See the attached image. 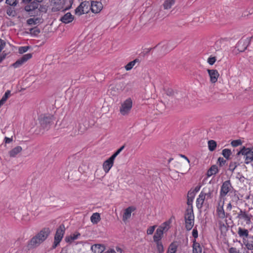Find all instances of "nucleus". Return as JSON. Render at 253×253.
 <instances>
[{
  "label": "nucleus",
  "instance_id": "40",
  "mask_svg": "<svg viewBox=\"0 0 253 253\" xmlns=\"http://www.w3.org/2000/svg\"><path fill=\"white\" fill-rule=\"evenodd\" d=\"M125 145L121 146L110 157L114 160L115 158L121 153V152L125 148Z\"/></svg>",
  "mask_w": 253,
  "mask_h": 253
},
{
  "label": "nucleus",
  "instance_id": "3",
  "mask_svg": "<svg viewBox=\"0 0 253 253\" xmlns=\"http://www.w3.org/2000/svg\"><path fill=\"white\" fill-rule=\"evenodd\" d=\"M244 156L245 159V163L249 164L253 161V151L249 148H246L243 146L240 151H239L235 155V158L238 159L240 156Z\"/></svg>",
  "mask_w": 253,
  "mask_h": 253
},
{
  "label": "nucleus",
  "instance_id": "54",
  "mask_svg": "<svg viewBox=\"0 0 253 253\" xmlns=\"http://www.w3.org/2000/svg\"><path fill=\"white\" fill-rule=\"evenodd\" d=\"M166 93L169 96H173L174 94V92L171 88H168Z\"/></svg>",
  "mask_w": 253,
  "mask_h": 253
},
{
  "label": "nucleus",
  "instance_id": "51",
  "mask_svg": "<svg viewBox=\"0 0 253 253\" xmlns=\"http://www.w3.org/2000/svg\"><path fill=\"white\" fill-rule=\"evenodd\" d=\"M6 44V42L0 39V52L4 48Z\"/></svg>",
  "mask_w": 253,
  "mask_h": 253
},
{
  "label": "nucleus",
  "instance_id": "30",
  "mask_svg": "<svg viewBox=\"0 0 253 253\" xmlns=\"http://www.w3.org/2000/svg\"><path fill=\"white\" fill-rule=\"evenodd\" d=\"M140 61L138 59L136 58L134 59V60L129 62L128 63H127L125 67L126 70V71H129L135 65L136 63H139Z\"/></svg>",
  "mask_w": 253,
  "mask_h": 253
},
{
  "label": "nucleus",
  "instance_id": "43",
  "mask_svg": "<svg viewBox=\"0 0 253 253\" xmlns=\"http://www.w3.org/2000/svg\"><path fill=\"white\" fill-rule=\"evenodd\" d=\"M31 48L30 46H21L19 48L18 52L20 54H23L28 51Z\"/></svg>",
  "mask_w": 253,
  "mask_h": 253
},
{
  "label": "nucleus",
  "instance_id": "19",
  "mask_svg": "<svg viewBox=\"0 0 253 253\" xmlns=\"http://www.w3.org/2000/svg\"><path fill=\"white\" fill-rule=\"evenodd\" d=\"M135 210V208L132 206H130L126 208L124 212L123 215V220L125 221L131 216V212Z\"/></svg>",
  "mask_w": 253,
  "mask_h": 253
},
{
  "label": "nucleus",
  "instance_id": "31",
  "mask_svg": "<svg viewBox=\"0 0 253 253\" xmlns=\"http://www.w3.org/2000/svg\"><path fill=\"white\" fill-rule=\"evenodd\" d=\"M101 219L100 214L98 212H95L92 214L90 217L91 221L93 224H97Z\"/></svg>",
  "mask_w": 253,
  "mask_h": 253
},
{
  "label": "nucleus",
  "instance_id": "32",
  "mask_svg": "<svg viewBox=\"0 0 253 253\" xmlns=\"http://www.w3.org/2000/svg\"><path fill=\"white\" fill-rule=\"evenodd\" d=\"M10 92L11 91L9 90H6L4 94L0 100V107L4 104L8 98L10 96Z\"/></svg>",
  "mask_w": 253,
  "mask_h": 253
},
{
  "label": "nucleus",
  "instance_id": "28",
  "mask_svg": "<svg viewBox=\"0 0 253 253\" xmlns=\"http://www.w3.org/2000/svg\"><path fill=\"white\" fill-rule=\"evenodd\" d=\"M22 149L21 146H16L9 151V156L11 157H14L16 155L22 151Z\"/></svg>",
  "mask_w": 253,
  "mask_h": 253
},
{
  "label": "nucleus",
  "instance_id": "56",
  "mask_svg": "<svg viewBox=\"0 0 253 253\" xmlns=\"http://www.w3.org/2000/svg\"><path fill=\"white\" fill-rule=\"evenodd\" d=\"M246 93L248 94V98L249 99H253V90H249Z\"/></svg>",
  "mask_w": 253,
  "mask_h": 253
},
{
  "label": "nucleus",
  "instance_id": "25",
  "mask_svg": "<svg viewBox=\"0 0 253 253\" xmlns=\"http://www.w3.org/2000/svg\"><path fill=\"white\" fill-rule=\"evenodd\" d=\"M223 205H224V202H223V204L221 206H220L219 205L216 209V213H217V216H218L219 218H222V219L225 218V216H226L225 212L223 209Z\"/></svg>",
  "mask_w": 253,
  "mask_h": 253
},
{
  "label": "nucleus",
  "instance_id": "59",
  "mask_svg": "<svg viewBox=\"0 0 253 253\" xmlns=\"http://www.w3.org/2000/svg\"><path fill=\"white\" fill-rule=\"evenodd\" d=\"M70 5L66 7L63 11H66L70 9L72 7V5L73 3V0H69Z\"/></svg>",
  "mask_w": 253,
  "mask_h": 253
},
{
  "label": "nucleus",
  "instance_id": "34",
  "mask_svg": "<svg viewBox=\"0 0 253 253\" xmlns=\"http://www.w3.org/2000/svg\"><path fill=\"white\" fill-rule=\"evenodd\" d=\"M175 1V0H166L163 4L164 9H168L170 8Z\"/></svg>",
  "mask_w": 253,
  "mask_h": 253
},
{
  "label": "nucleus",
  "instance_id": "22",
  "mask_svg": "<svg viewBox=\"0 0 253 253\" xmlns=\"http://www.w3.org/2000/svg\"><path fill=\"white\" fill-rule=\"evenodd\" d=\"M205 200V197L203 194V191H202L196 200V207L198 209L201 210L202 208Z\"/></svg>",
  "mask_w": 253,
  "mask_h": 253
},
{
  "label": "nucleus",
  "instance_id": "41",
  "mask_svg": "<svg viewBox=\"0 0 253 253\" xmlns=\"http://www.w3.org/2000/svg\"><path fill=\"white\" fill-rule=\"evenodd\" d=\"M82 3L84 4L83 5V7L84 8V9L85 10V13H87L89 9H90V3L88 1H84L82 2Z\"/></svg>",
  "mask_w": 253,
  "mask_h": 253
},
{
  "label": "nucleus",
  "instance_id": "52",
  "mask_svg": "<svg viewBox=\"0 0 253 253\" xmlns=\"http://www.w3.org/2000/svg\"><path fill=\"white\" fill-rule=\"evenodd\" d=\"M192 236L195 238V239L198 237V232L196 227L193 229L192 231Z\"/></svg>",
  "mask_w": 253,
  "mask_h": 253
},
{
  "label": "nucleus",
  "instance_id": "8",
  "mask_svg": "<svg viewBox=\"0 0 253 253\" xmlns=\"http://www.w3.org/2000/svg\"><path fill=\"white\" fill-rule=\"evenodd\" d=\"M32 53H27L23 55L20 58L11 65L14 68H17L22 66L29 59L32 57Z\"/></svg>",
  "mask_w": 253,
  "mask_h": 253
},
{
  "label": "nucleus",
  "instance_id": "27",
  "mask_svg": "<svg viewBox=\"0 0 253 253\" xmlns=\"http://www.w3.org/2000/svg\"><path fill=\"white\" fill-rule=\"evenodd\" d=\"M235 160L236 161L234 162H231L229 165V170L232 172H233L235 169L240 165V159L238 158V159H236L235 158Z\"/></svg>",
  "mask_w": 253,
  "mask_h": 253
},
{
  "label": "nucleus",
  "instance_id": "47",
  "mask_svg": "<svg viewBox=\"0 0 253 253\" xmlns=\"http://www.w3.org/2000/svg\"><path fill=\"white\" fill-rule=\"evenodd\" d=\"M194 198H190V197H187V204L188 205V207L186 209H189L191 207H192V209H193L192 203Z\"/></svg>",
  "mask_w": 253,
  "mask_h": 253
},
{
  "label": "nucleus",
  "instance_id": "48",
  "mask_svg": "<svg viewBox=\"0 0 253 253\" xmlns=\"http://www.w3.org/2000/svg\"><path fill=\"white\" fill-rule=\"evenodd\" d=\"M217 163L219 164V166L220 167H222L226 164L227 162L223 159V158L219 157L217 160Z\"/></svg>",
  "mask_w": 253,
  "mask_h": 253
},
{
  "label": "nucleus",
  "instance_id": "13",
  "mask_svg": "<svg viewBox=\"0 0 253 253\" xmlns=\"http://www.w3.org/2000/svg\"><path fill=\"white\" fill-rule=\"evenodd\" d=\"M207 71L210 77V81L212 83H215L217 82L219 74L217 70L208 69Z\"/></svg>",
  "mask_w": 253,
  "mask_h": 253
},
{
  "label": "nucleus",
  "instance_id": "39",
  "mask_svg": "<svg viewBox=\"0 0 253 253\" xmlns=\"http://www.w3.org/2000/svg\"><path fill=\"white\" fill-rule=\"evenodd\" d=\"M176 251L177 246L172 243L170 245L167 253H175Z\"/></svg>",
  "mask_w": 253,
  "mask_h": 253
},
{
  "label": "nucleus",
  "instance_id": "18",
  "mask_svg": "<svg viewBox=\"0 0 253 253\" xmlns=\"http://www.w3.org/2000/svg\"><path fill=\"white\" fill-rule=\"evenodd\" d=\"M80 236L81 234L79 232H77L69 236H66L65 238V241L68 243L71 244L74 240L78 239Z\"/></svg>",
  "mask_w": 253,
  "mask_h": 253
},
{
  "label": "nucleus",
  "instance_id": "20",
  "mask_svg": "<svg viewBox=\"0 0 253 253\" xmlns=\"http://www.w3.org/2000/svg\"><path fill=\"white\" fill-rule=\"evenodd\" d=\"M91 249L94 253H103L105 250V247L103 245L95 244L91 246Z\"/></svg>",
  "mask_w": 253,
  "mask_h": 253
},
{
  "label": "nucleus",
  "instance_id": "60",
  "mask_svg": "<svg viewBox=\"0 0 253 253\" xmlns=\"http://www.w3.org/2000/svg\"><path fill=\"white\" fill-rule=\"evenodd\" d=\"M201 187V185H197L196 187H195V188H194V189L192 190L194 192H195V193H197L198 192V191H199V190H200V188Z\"/></svg>",
  "mask_w": 253,
  "mask_h": 253
},
{
  "label": "nucleus",
  "instance_id": "61",
  "mask_svg": "<svg viewBox=\"0 0 253 253\" xmlns=\"http://www.w3.org/2000/svg\"><path fill=\"white\" fill-rule=\"evenodd\" d=\"M152 49L153 48H145L143 52L144 55L148 54Z\"/></svg>",
  "mask_w": 253,
  "mask_h": 253
},
{
  "label": "nucleus",
  "instance_id": "33",
  "mask_svg": "<svg viewBox=\"0 0 253 253\" xmlns=\"http://www.w3.org/2000/svg\"><path fill=\"white\" fill-rule=\"evenodd\" d=\"M232 154V151L229 149H224L222 151V155L226 160L230 159V156Z\"/></svg>",
  "mask_w": 253,
  "mask_h": 253
},
{
  "label": "nucleus",
  "instance_id": "38",
  "mask_svg": "<svg viewBox=\"0 0 253 253\" xmlns=\"http://www.w3.org/2000/svg\"><path fill=\"white\" fill-rule=\"evenodd\" d=\"M40 19L38 18H30L27 21V23L28 25H35L39 23Z\"/></svg>",
  "mask_w": 253,
  "mask_h": 253
},
{
  "label": "nucleus",
  "instance_id": "11",
  "mask_svg": "<svg viewBox=\"0 0 253 253\" xmlns=\"http://www.w3.org/2000/svg\"><path fill=\"white\" fill-rule=\"evenodd\" d=\"M240 195L238 191L233 189L232 191H231L230 193H229V196L231 198L230 202L237 206L238 204L239 201L242 200L239 197Z\"/></svg>",
  "mask_w": 253,
  "mask_h": 253
},
{
  "label": "nucleus",
  "instance_id": "21",
  "mask_svg": "<svg viewBox=\"0 0 253 253\" xmlns=\"http://www.w3.org/2000/svg\"><path fill=\"white\" fill-rule=\"evenodd\" d=\"M164 234V229L158 228L153 236L154 242H159L163 237Z\"/></svg>",
  "mask_w": 253,
  "mask_h": 253
},
{
  "label": "nucleus",
  "instance_id": "35",
  "mask_svg": "<svg viewBox=\"0 0 253 253\" xmlns=\"http://www.w3.org/2000/svg\"><path fill=\"white\" fill-rule=\"evenodd\" d=\"M208 147L210 151H213L217 146V144L215 141L213 140H211L208 141Z\"/></svg>",
  "mask_w": 253,
  "mask_h": 253
},
{
  "label": "nucleus",
  "instance_id": "37",
  "mask_svg": "<svg viewBox=\"0 0 253 253\" xmlns=\"http://www.w3.org/2000/svg\"><path fill=\"white\" fill-rule=\"evenodd\" d=\"M157 245V249L159 253H163L164 251V247L161 241L155 242Z\"/></svg>",
  "mask_w": 253,
  "mask_h": 253
},
{
  "label": "nucleus",
  "instance_id": "24",
  "mask_svg": "<svg viewBox=\"0 0 253 253\" xmlns=\"http://www.w3.org/2000/svg\"><path fill=\"white\" fill-rule=\"evenodd\" d=\"M218 169L217 166L215 165H212L208 169L207 172V175L208 177H210L212 175H215L218 172Z\"/></svg>",
  "mask_w": 253,
  "mask_h": 253
},
{
  "label": "nucleus",
  "instance_id": "57",
  "mask_svg": "<svg viewBox=\"0 0 253 253\" xmlns=\"http://www.w3.org/2000/svg\"><path fill=\"white\" fill-rule=\"evenodd\" d=\"M229 253H240L239 251L236 248L231 247L229 250Z\"/></svg>",
  "mask_w": 253,
  "mask_h": 253
},
{
  "label": "nucleus",
  "instance_id": "26",
  "mask_svg": "<svg viewBox=\"0 0 253 253\" xmlns=\"http://www.w3.org/2000/svg\"><path fill=\"white\" fill-rule=\"evenodd\" d=\"M202 248L199 243L196 242V240L193 241V253H202Z\"/></svg>",
  "mask_w": 253,
  "mask_h": 253
},
{
  "label": "nucleus",
  "instance_id": "55",
  "mask_svg": "<svg viewBox=\"0 0 253 253\" xmlns=\"http://www.w3.org/2000/svg\"><path fill=\"white\" fill-rule=\"evenodd\" d=\"M60 241H61L54 239V242H53V244L52 246V249H55L57 247V246L59 244Z\"/></svg>",
  "mask_w": 253,
  "mask_h": 253
},
{
  "label": "nucleus",
  "instance_id": "4",
  "mask_svg": "<svg viewBox=\"0 0 253 253\" xmlns=\"http://www.w3.org/2000/svg\"><path fill=\"white\" fill-rule=\"evenodd\" d=\"M185 228L187 231H190L194 224V214L192 207L186 209L184 215Z\"/></svg>",
  "mask_w": 253,
  "mask_h": 253
},
{
  "label": "nucleus",
  "instance_id": "64",
  "mask_svg": "<svg viewBox=\"0 0 253 253\" xmlns=\"http://www.w3.org/2000/svg\"><path fill=\"white\" fill-rule=\"evenodd\" d=\"M6 53L5 52V51H3L2 52V54L1 55H0V56L1 57V58H2L3 60H4L5 57H6Z\"/></svg>",
  "mask_w": 253,
  "mask_h": 253
},
{
  "label": "nucleus",
  "instance_id": "16",
  "mask_svg": "<svg viewBox=\"0 0 253 253\" xmlns=\"http://www.w3.org/2000/svg\"><path fill=\"white\" fill-rule=\"evenodd\" d=\"M74 19V16L70 12H67L62 16L60 21L64 24H68L72 22Z\"/></svg>",
  "mask_w": 253,
  "mask_h": 253
},
{
  "label": "nucleus",
  "instance_id": "1",
  "mask_svg": "<svg viewBox=\"0 0 253 253\" xmlns=\"http://www.w3.org/2000/svg\"><path fill=\"white\" fill-rule=\"evenodd\" d=\"M50 232L49 228H43L28 242L25 250L29 251L39 246L47 239Z\"/></svg>",
  "mask_w": 253,
  "mask_h": 253
},
{
  "label": "nucleus",
  "instance_id": "44",
  "mask_svg": "<svg viewBox=\"0 0 253 253\" xmlns=\"http://www.w3.org/2000/svg\"><path fill=\"white\" fill-rule=\"evenodd\" d=\"M203 196L205 197V199H206V197L207 196V199H211L212 198V193L213 190H209V192L207 193H205L203 190Z\"/></svg>",
  "mask_w": 253,
  "mask_h": 253
},
{
  "label": "nucleus",
  "instance_id": "5",
  "mask_svg": "<svg viewBox=\"0 0 253 253\" xmlns=\"http://www.w3.org/2000/svg\"><path fill=\"white\" fill-rule=\"evenodd\" d=\"M54 120V116L50 114L41 115L39 117V122L41 126L46 130L50 127Z\"/></svg>",
  "mask_w": 253,
  "mask_h": 253
},
{
  "label": "nucleus",
  "instance_id": "10",
  "mask_svg": "<svg viewBox=\"0 0 253 253\" xmlns=\"http://www.w3.org/2000/svg\"><path fill=\"white\" fill-rule=\"evenodd\" d=\"M103 8V5L100 1H91L90 3V10L93 13H97L99 12Z\"/></svg>",
  "mask_w": 253,
  "mask_h": 253
},
{
  "label": "nucleus",
  "instance_id": "14",
  "mask_svg": "<svg viewBox=\"0 0 253 253\" xmlns=\"http://www.w3.org/2000/svg\"><path fill=\"white\" fill-rule=\"evenodd\" d=\"M238 234L240 237L242 238L243 243L244 240H246L251 236L249 235V232L248 229L241 227L238 228Z\"/></svg>",
  "mask_w": 253,
  "mask_h": 253
},
{
  "label": "nucleus",
  "instance_id": "36",
  "mask_svg": "<svg viewBox=\"0 0 253 253\" xmlns=\"http://www.w3.org/2000/svg\"><path fill=\"white\" fill-rule=\"evenodd\" d=\"M29 31L30 34L35 37L37 36L41 32L40 29L38 27L30 28Z\"/></svg>",
  "mask_w": 253,
  "mask_h": 253
},
{
  "label": "nucleus",
  "instance_id": "53",
  "mask_svg": "<svg viewBox=\"0 0 253 253\" xmlns=\"http://www.w3.org/2000/svg\"><path fill=\"white\" fill-rule=\"evenodd\" d=\"M195 195L196 193H195V192H194L191 189L190 190L188 191L187 197H190V198H194Z\"/></svg>",
  "mask_w": 253,
  "mask_h": 253
},
{
  "label": "nucleus",
  "instance_id": "17",
  "mask_svg": "<svg viewBox=\"0 0 253 253\" xmlns=\"http://www.w3.org/2000/svg\"><path fill=\"white\" fill-rule=\"evenodd\" d=\"M248 250L251 251L253 253V235H251L248 239L244 240L243 243Z\"/></svg>",
  "mask_w": 253,
  "mask_h": 253
},
{
  "label": "nucleus",
  "instance_id": "29",
  "mask_svg": "<svg viewBox=\"0 0 253 253\" xmlns=\"http://www.w3.org/2000/svg\"><path fill=\"white\" fill-rule=\"evenodd\" d=\"M83 5H84V4L81 2L80 4L75 9V13L76 14L79 16H81L84 13H86Z\"/></svg>",
  "mask_w": 253,
  "mask_h": 253
},
{
  "label": "nucleus",
  "instance_id": "9",
  "mask_svg": "<svg viewBox=\"0 0 253 253\" xmlns=\"http://www.w3.org/2000/svg\"><path fill=\"white\" fill-rule=\"evenodd\" d=\"M250 38H246V39H241L237 43L236 48L239 52H244L249 45L251 42Z\"/></svg>",
  "mask_w": 253,
  "mask_h": 253
},
{
  "label": "nucleus",
  "instance_id": "45",
  "mask_svg": "<svg viewBox=\"0 0 253 253\" xmlns=\"http://www.w3.org/2000/svg\"><path fill=\"white\" fill-rule=\"evenodd\" d=\"M5 3L10 6H15L18 1L17 0H6Z\"/></svg>",
  "mask_w": 253,
  "mask_h": 253
},
{
  "label": "nucleus",
  "instance_id": "63",
  "mask_svg": "<svg viewBox=\"0 0 253 253\" xmlns=\"http://www.w3.org/2000/svg\"><path fill=\"white\" fill-rule=\"evenodd\" d=\"M105 253H116V252L113 249H109Z\"/></svg>",
  "mask_w": 253,
  "mask_h": 253
},
{
  "label": "nucleus",
  "instance_id": "23",
  "mask_svg": "<svg viewBox=\"0 0 253 253\" xmlns=\"http://www.w3.org/2000/svg\"><path fill=\"white\" fill-rule=\"evenodd\" d=\"M39 3L34 0L31 2L29 4L26 5L24 7V9L27 12H30L37 9Z\"/></svg>",
  "mask_w": 253,
  "mask_h": 253
},
{
  "label": "nucleus",
  "instance_id": "7",
  "mask_svg": "<svg viewBox=\"0 0 253 253\" xmlns=\"http://www.w3.org/2000/svg\"><path fill=\"white\" fill-rule=\"evenodd\" d=\"M132 105V102L131 98H129L126 99L121 105L120 109L121 114L125 116L127 115L130 112Z\"/></svg>",
  "mask_w": 253,
  "mask_h": 253
},
{
  "label": "nucleus",
  "instance_id": "15",
  "mask_svg": "<svg viewBox=\"0 0 253 253\" xmlns=\"http://www.w3.org/2000/svg\"><path fill=\"white\" fill-rule=\"evenodd\" d=\"M114 160L111 157L104 161L103 164V168L105 173H108L114 164Z\"/></svg>",
  "mask_w": 253,
  "mask_h": 253
},
{
  "label": "nucleus",
  "instance_id": "6",
  "mask_svg": "<svg viewBox=\"0 0 253 253\" xmlns=\"http://www.w3.org/2000/svg\"><path fill=\"white\" fill-rule=\"evenodd\" d=\"M233 189L234 188L232 186L230 180H228L225 181L223 182L221 186L219 198L220 199L223 198L226 195H227L228 193H230L231 191H232Z\"/></svg>",
  "mask_w": 253,
  "mask_h": 253
},
{
  "label": "nucleus",
  "instance_id": "58",
  "mask_svg": "<svg viewBox=\"0 0 253 253\" xmlns=\"http://www.w3.org/2000/svg\"><path fill=\"white\" fill-rule=\"evenodd\" d=\"M12 137H11V138L5 137L4 138V142L5 143H10L12 141Z\"/></svg>",
  "mask_w": 253,
  "mask_h": 253
},
{
  "label": "nucleus",
  "instance_id": "42",
  "mask_svg": "<svg viewBox=\"0 0 253 253\" xmlns=\"http://www.w3.org/2000/svg\"><path fill=\"white\" fill-rule=\"evenodd\" d=\"M231 144L233 147H236L241 145L242 144V141L241 139L234 140L231 141Z\"/></svg>",
  "mask_w": 253,
  "mask_h": 253
},
{
  "label": "nucleus",
  "instance_id": "2",
  "mask_svg": "<svg viewBox=\"0 0 253 253\" xmlns=\"http://www.w3.org/2000/svg\"><path fill=\"white\" fill-rule=\"evenodd\" d=\"M236 209L238 210V212L235 218L238 219V224L250 225L252 223L253 216L249 211L245 209L242 210L239 207H236Z\"/></svg>",
  "mask_w": 253,
  "mask_h": 253
},
{
  "label": "nucleus",
  "instance_id": "50",
  "mask_svg": "<svg viewBox=\"0 0 253 253\" xmlns=\"http://www.w3.org/2000/svg\"><path fill=\"white\" fill-rule=\"evenodd\" d=\"M216 60V59L215 57H211V56L208 59V63L210 65H212L215 62Z\"/></svg>",
  "mask_w": 253,
  "mask_h": 253
},
{
  "label": "nucleus",
  "instance_id": "49",
  "mask_svg": "<svg viewBox=\"0 0 253 253\" xmlns=\"http://www.w3.org/2000/svg\"><path fill=\"white\" fill-rule=\"evenodd\" d=\"M156 227V225H154V226L149 227L147 230V234L148 235L152 234L155 230Z\"/></svg>",
  "mask_w": 253,
  "mask_h": 253
},
{
  "label": "nucleus",
  "instance_id": "46",
  "mask_svg": "<svg viewBox=\"0 0 253 253\" xmlns=\"http://www.w3.org/2000/svg\"><path fill=\"white\" fill-rule=\"evenodd\" d=\"M6 14L9 16L14 17L15 16V12L11 7H8L6 9Z\"/></svg>",
  "mask_w": 253,
  "mask_h": 253
},
{
  "label": "nucleus",
  "instance_id": "12",
  "mask_svg": "<svg viewBox=\"0 0 253 253\" xmlns=\"http://www.w3.org/2000/svg\"><path fill=\"white\" fill-rule=\"evenodd\" d=\"M65 228L64 225L63 224H61L56 230L54 239L61 241L65 233Z\"/></svg>",
  "mask_w": 253,
  "mask_h": 253
},
{
  "label": "nucleus",
  "instance_id": "62",
  "mask_svg": "<svg viewBox=\"0 0 253 253\" xmlns=\"http://www.w3.org/2000/svg\"><path fill=\"white\" fill-rule=\"evenodd\" d=\"M232 203L230 202V203L227 205V210H228V211H231V209H232Z\"/></svg>",
  "mask_w": 253,
  "mask_h": 253
}]
</instances>
